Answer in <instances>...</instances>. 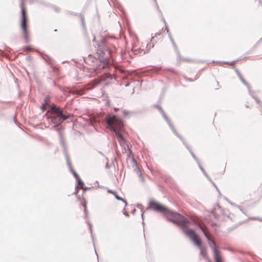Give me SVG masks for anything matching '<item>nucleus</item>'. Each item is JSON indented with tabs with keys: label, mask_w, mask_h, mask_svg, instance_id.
Returning a JSON list of instances; mask_svg holds the SVG:
<instances>
[{
	"label": "nucleus",
	"mask_w": 262,
	"mask_h": 262,
	"mask_svg": "<svg viewBox=\"0 0 262 262\" xmlns=\"http://www.w3.org/2000/svg\"><path fill=\"white\" fill-rule=\"evenodd\" d=\"M49 115L47 119L54 125V127H59V125L68 119L73 117V115L68 114L62 108L52 105L48 111Z\"/></svg>",
	"instance_id": "1"
},
{
	"label": "nucleus",
	"mask_w": 262,
	"mask_h": 262,
	"mask_svg": "<svg viewBox=\"0 0 262 262\" xmlns=\"http://www.w3.org/2000/svg\"><path fill=\"white\" fill-rule=\"evenodd\" d=\"M28 0H20L19 7L20 8V27L21 30L22 37L26 43L30 42L29 33L28 31V18L27 15L26 3Z\"/></svg>",
	"instance_id": "2"
},
{
	"label": "nucleus",
	"mask_w": 262,
	"mask_h": 262,
	"mask_svg": "<svg viewBox=\"0 0 262 262\" xmlns=\"http://www.w3.org/2000/svg\"><path fill=\"white\" fill-rule=\"evenodd\" d=\"M104 122L106 127L112 132L119 130L123 131V123L122 120L116 115L108 114L104 118Z\"/></svg>",
	"instance_id": "3"
},
{
	"label": "nucleus",
	"mask_w": 262,
	"mask_h": 262,
	"mask_svg": "<svg viewBox=\"0 0 262 262\" xmlns=\"http://www.w3.org/2000/svg\"><path fill=\"white\" fill-rule=\"evenodd\" d=\"M170 215L172 216V218L169 217L167 215H165V217L168 221L182 228H186L192 223L191 219L178 212L172 211V212H171Z\"/></svg>",
	"instance_id": "4"
},
{
	"label": "nucleus",
	"mask_w": 262,
	"mask_h": 262,
	"mask_svg": "<svg viewBox=\"0 0 262 262\" xmlns=\"http://www.w3.org/2000/svg\"><path fill=\"white\" fill-rule=\"evenodd\" d=\"M184 234L193 242L194 245L198 248L202 247V240L199 235L196 233L195 230L193 229L184 230Z\"/></svg>",
	"instance_id": "5"
},
{
	"label": "nucleus",
	"mask_w": 262,
	"mask_h": 262,
	"mask_svg": "<svg viewBox=\"0 0 262 262\" xmlns=\"http://www.w3.org/2000/svg\"><path fill=\"white\" fill-rule=\"evenodd\" d=\"M149 205V206L146 208L147 210L151 209L155 211L160 213H167L170 215L171 214V212H172V210H170L167 207L154 200L150 201Z\"/></svg>",
	"instance_id": "6"
},
{
	"label": "nucleus",
	"mask_w": 262,
	"mask_h": 262,
	"mask_svg": "<svg viewBox=\"0 0 262 262\" xmlns=\"http://www.w3.org/2000/svg\"><path fill=\"white\" fill-rule=\"evenodd\" d=\"M97 46V54L99 58H103L106 52L110 53V50L106 45V39L101 38L100 41H98L96 43Z\"/></svg>",
	"instance_id": "7"
},
{
	"label": "nucleus",
	"mask_w": 262,
	"mask_h": 262,
	"mask_svg": "<svg viewBox=\"0 0 262 262\" xmlns=\"http://www.w3.org/2000/svg\"><path fill=\"white\" fill-rule=\"evenodd\" d=\"M203 233L205 237L208 240V243L209 246L213 251V257L215 262H221L219 257V251L217 249V246L215 245V243L213 241H211L209 235L206 231H203Z\"/></svg>",
	"instance_id": "8"
},
{
	"label": "nucleus",
	"mask_w": 262,
	"mask_h": 262,
	"mask_svg": "<svg viewBox=\"0 0 262 262\" xmlns=\"http://www.w3.org/2000/svg\"><path fill=\"white\" fill-rule=\"evenodd\" d=\"M56 130L58 134L60 143L63 147V152H64L65 151H67V150H66V143L64 140L63 135L62 134L63 128L62 127H57V128H56Z\"/></svg>",
	"instance_id": "9"
},
{
	"label": "nucleus",
	"mask_w": 262,
	"mask_h": 262,
	"mask_svg": "<svg viewBox=\"0 0 262 262\" xmlns=\"http://www.w3.org/2000/svg\"><path fill=\"white\" fill-rule=\"evenodd\" d=\"M120 132H121L118 130L113 133L115 134L121 146H124L126 144V140Z\"/></svg>",
	"instance_id": "10"
},
{
	"label": "nucleus",
	"mask_w": 262,
	"mask_h": 262,
	"mask_svg": "<svg viewBox=\"0 0 262 262\" xmlns=\"http://www.w3.org/2000/svg\"><path fill=\"white\" fill-rule=\"evenodd\" d=\"M235 72L238 75L241 81L243 83L244 85H245L247 87L249 94H251L252 89L250 84L244 79V78L243 77L242 75L237 69H235Z\"/></svg>",
	"instance_id": "11"
},
{
	"label": "nucleus",
	"mask_w": 262,
	"mask_h": 262,
	"mask_svg": "<svg viewBox=\"0 0 262 262\" xmlns=\"http://www.w3.org/2000/svg\"><path fill=\"white\" fill-rule=\"evenodd\" d=\"M154 47V43H152V44L151 42L148 43L146 44V50H144L143 49L141 50L140 48H139L138 50H135L134 52H135V54H144L146 52H147L149 50H150L151 48H152Z\"/></svg>",
	"instance_id": "12"
},
{
	"label": "nucleus",
	"mask_w": 262,
	"mask_h": 262,
	"mask_svg": "<svg viewBox=\"0 0 262 262\" xmlns=\"http://www.w3.org/2000/svg\"><path fill=\"white\" fill-rule=\"evenodd\" d=\"M107 192L109 193H111L113 195H114V196L115 197V198L119 200V201H122L124 204H125V206H127V203L126 202V201L123 199V198L119 196L116 191L112 190V189H108L107 190Z\"/></svg>",
	"instance_id": "13"
},
{
	"label": "nucleus",
	"mask_w": 262,
	"mask_h": 262,
	"mask_svg": "<svg viewBox=\"0 0 262 262\" xmlns=\"http://www.w3.org/2000/svg\"><path fill=\"white\" fill-rule=\"evenodd\" d=\"M169 127L171 129L173 133L181 140L184 145L187 144V143L186 142L185 139L176 131L172 124H170Z\"/></svg>",
	"instance_id": "14"
},
{
	"label": "nucleus",
	"mask_w": 262,
	"mask_h": 262,
	"mask_svg": "<svg viewBox=\"0 0 262 262\" xmlns=\"http://www.w3.org/2000/svg\"><path fill=\"white\" fill-rule=\"evenodd\" d=\"M132 161L133 163V167L134 168V171L137 172L139 176H141V171L138 166L137 162L134 158L132 159Z\"/></svg>",
	"instance_id": "15"
},
{
	"label": "nucleus",
	"mask_w": 262,
	"mask_h": 262,
	"mask_svg": "<svg viewBox=\"0 0 262 262\" xmlns=\"http://www.w3.org/2000/svg\"><path fill=\"white\" fill-rule=\"evenodd\" d=\"M41 56L42 58L45 60L46 62L50 64H53L54 63V61L53 58L49 56L48 55L45 54H42Z\"/></svg>",
	"instance_id": "16"
},
{
	"label": "nucleus",
	"mask_w": 262,
	"mask_h": 262,
	"mask_svg": "<svg viewBox=\"0 0 262 262\" xmlns=\"http://www.w3.org/2000/svg\"><path fill=\"white\" fill-rule=\"evenodd\" d=\"M185 146H186V148L188 150L189 152L191 154L192 158L194 159V160L195 161V162L196 163V164H199V163L200 162V161H199V159L195 156L191 148L189 146V145L187 144H186Z\"/></svg>",
	"instance_id": "17"
},
{
	"label": "nucleus",
	"mask_w": 262,
	"mask_h": 262,
	"mask_svg": "<svg viewBox=\"0 0 262 262\" xmlns=\"http://www.w3.org/2000/svg\"><path fill=\"white\" fill-rule=\"evenodd\" d=\"M239 60V59H237V60H234V61H231V62H230V61H214V60H213L212 62L213 63H224V64H229V65H234Z\"/></svg>",
	"instance_id": "18"
},
{
	"label": "nucleus",
	"mask_w": 262,
	"mask_h": 262,
	"mask_svg": "<svg viewBox=\"0 0 262 262\" xmlns=\"http://www.w3.org/2000/svg\"><path fill=\"white\" fill-rule=\"evenodd\" d=\"M160 112L161 113L162 117H163L164 120L166 121V122L168 123V124L169 126L170 124H172L171 123L170 121L169 120V119H168V118L167 117L166 115L164 113L163 110L161 109Z\"/></svg>",
	"instance_id": "19"
},
{
	"label": "nucleus",
	"mask_w": 262,
	"mask_h": 262,
	"mask_svg": "<svg viewBox=\"0 0 262 262\" xmlns=\"http://www.w3.org/2000/svg\"><path fill=\"white\" fill-rule=\"evenodd\" d=\"M160 112L161 113L162 117H163L164 120L166 121V122L168 123V124L169 126L170 124H172L171 123L170 121L169 120V119H168V118L167 117L166 115L164 113L163 110L161 109Z\"/></svg>",
	"instance_id": "20"
},
{
	"label": "nucleus",
	"mask_w": 262,
	"mask_h": 262,
	"mask_svg": "<svg viewBox=\"0 0 262 262\" xmlns=\"http://www.w3.org/2000/svg\"><path fill=\"white\" fill-rule=\"evenodd\" d=\"M160 112L161 113L162 117H163L164 120L166 121V122L168 123V124L169 126L170 124H172L171 123L170 121L169 120V119H168V118L167 117L166 115L164 113L163 110L161 109Z\"/></svg>",
	"instance_id": "21"
},
{
	"label": "nucleus",
	"mask_w": 262,
	"mask_h": 262,
	"mask_svg": "<svg viewBox=\"0 0 262 262\" xmlns=\"http://www.w3.org/2000/svg\"><path fill=\"white\" fill-rule=\"evenodd\" d=\"M201 250L200 251V255L204 257H206V258H207V252H206V249L203 247V246L202 245V247L201 248H199Z\"/></svg>",
	"instance_id": "22"
},
{
	"label": "nucleus",
	"mask_w": 262,
	"mask_h": 262,
	"mask_svg": "<svg viewBox=\"0 0 262 262\" xmlns=\"http://www.w3.org/2000/svg\"><path fill=\"white\" fill-rule=\"evenodd\" d=\"M79 16L81 18V24L82 25V27H83L84 30L86 31V24H85V20H84V17L83 15H82V14H80Z\"/></svg>",
	"instance_id": "23"
},
{
	"label": "nucleus",
	"mask_w": 262,
	"mask_h": 262,
	"mask_svg": "<svg viewBox=\"0 0 262 262\" xmlns=\"http://www.w3.org/2000/svg\"><path fill=\"white\" fill-rule=\"evenodd\" d=\"M29 3L30 4H40V5L44 4V2H43L41 0H29Z\"/></svg>",
	"instance_id": "24"
},
{
	"label": "nucleus",
	"mask_w": 262,
	"mask_h": 262,
	"mask_svg": "<svg viewBox=\"0 0 262 262\" xmlns=\"http://www.w3.org/2000/svg\"><path fill=\"white\" fill-rule=\"evenodd\" d=\"M169 38L171 43H172V45L174 48V50L177 51V48H178L177 46L176 43L174 42L173 39L172 38V37L171 36V33H169Z\"/></svg>",
	"instance_id": "25"
},
{
	"label": "nucleus",
	"mask_w": 262,
	"mask_h": 262,
	"mask_svg": "<svg viewBox=\"0 0 262 262\" xmlns=\"http://www.w3.org/2000/svg\"><path fill=\"white\" fill-rule=\"evenodd\" d=\"M64 157H65L66 159L67 163V165H68V167L72 166L71 163L70 161L69 157L68 156V155L67 151H65L64 152Z\"/></svg>",
	"instance_id": "26"
},
{
	"label": "nucleus",
	"mask_w": 262,
	"mask_h": 262,
	"mask_svg": "<svg viewBox=\"0 0 262 262\" xmlns=\"http://www.w3.org/2000/svg\"><path fill=\"white\" fill-rule=\"evenodd\" d=\"M78 185H79L81 187L83 186H84V182L81 179L80 177L76 179Z\"/></svg>",
	"instance_id": "27"
},
{
	"label": "nucleus",
	"mask_w": 262,
	"mask_h": 262,
	"mask_svg": "<svg viewBox=\"0 0 262 262\" xmlns=\"http://www.w3.org/2000/svg\"><path fill=\"white\" fill-rule=\"evenodd\" d=\"M82 205L84 208V211L85 212V215H86L87 213H88V210L86 209V202L84 199H83V202L82 203Z\"/></svg>",
	"instance_id": "28"
},
{
	"label": "nucleus",
	"mask_w": 262,
	"mask_h": 262,
	"mask_svg": "<svg viewBox=\"0 0 262 262\" xmlns=\"http://www.w3.org/2000/svg\"><path fill=\"white\" fill-rule=\"evenodd\" d=\"M50 101V97L49 96L47 95L45 97L44 102L43 103L47 105H48Z\"/></svg>",
	"instance_id": "29"
},
{
	"label": "nucleus",
	"mask_w": 262,
	"mask_h": 262,
	"mask_svg": "<svg viewBox=\"0 0 262 262\" xmlns=\"http://www.w3.org/2000/svg\"><path fill=\"white\" fill-rule=\"evenodd\" d=\"M229 203L232 206H236V207H237L239 209V210L244 214H245V211L242 209L241 206H238V205H236L235 203H232L231 202H229Z\"/></svg>",
	"instance_id": "30"
},
{
	"label": "nucleus",
	"mask_w": 262,
	"mask_h": 262,
	"mask_svg": "<svg viewBox=\"0 0 262 262\" xmlns=\"http://www.w3.org/2000/svg\"><path fill=\"white\" fill-rule=\"evenodd\" d=\"M66 13L68 14L75 15V16H79V14H80V13H75V12H73L72 11H67L66 12Z\"/></svg>",
	"instance_id": "31"
},
{
	"label": "nucleus",
	"mask_w": 262,
	"mask_h": 262,
	"mask_svg": "<svg viewBox=\"0 0 262 262\" xmlns=\"http://www.w3.org/2000/svg\"><path fill=\"white\" fill-rule=\"evenodd\" d=\"M122 113L125 116H127L129 115L132 114V113L131 112L125 110H124L122 111Z\"/></svg>",
	"instance_id": "32"
},
{
	"label": "nucleus",
	"mask_w": 262,
	"mask_h": 262,
	"mask_svg": "<svg viewBox=\"0 0 262 262\" xmlns=\"http://www.w3.org/2000/svg\"><path fill=\"white\" fill-rule=\"evenodd\" d=\"M253 92L252 91L251 92V94H250V95H251L255 99V100L258 103H260L261 102H260V100L258 99V98L256 96H253Z\"/></svg>",
	"instance_id": "33"
},
{
	"label": "nucleus",
	"mask_w": 262,
	"mask_h": 262,
	"mask_svg": "<svg viewBox=\"0 0 262 262\" xmlns=\"http://www.w3.org/2000/svg\"><path fill=\"white\" fill-rule=\"evenodd\" d=\"M154 2H155V6L156 7V8L158 10V11H159V13H160V14H162V12L159 9V6H158V3L157 2V1L156 0H154Z\"/></svg>",
	"instance_id": "34"
},
{
	"label": "nucleus",
	"mask_w": 262,
	"mask_h": 262,
	"mask_svg": "<svg viewBox=\"0 0 262 262\" xmlns=\"http://www.w3.org/2000/svg\"><path fill=\"white\" fill-rule=\"evenodd\" d=\"M72 174L75 177V179H77L78 178L80 177L79 174L74 170L72 171Z\"/></svg>",
	"instance_id": "35"
},
{
	"label": "nucleus",
	"mask_w": 262,
	"mask_h": 262,
	"mask_svg": "<svg viewBox=\"0 0 262 262\" xmlns=\"http://www.w3.org/2000/svg\"><path fill=\"white\" fill-rule=\"evenodd\" d=\"M81 188L83 190V192H85L86 190L91 189V187H84V186H82Z\"/></svg>",
	"instance_id": "36"
},
{
	"label": "nucleus",
	"mask_w": 262,
	"mask_h": 262,
	"mask_svg": "<svg viewBox=\"0 0 262 262\" xmlns=\"http://www.w3.org/2000/svg\"><path fill=\"white\" fill-rule=\"evenodd\" d=\"M163 21H164V24L165 25L166 29H167V32L168 33V34L169 35V33H170V32H169V30L167 26L166 25V21H165V19L163 17Z\"/></svg>",
	"instance_id": "37"
},
{
	"label": "nucleus",
	"mask_w": 262,
	"mask_h": 262,
	"mask_svg": "<svg viewBox=\"0 0 262 262\" xmlns=\"http://www.w3.org/2000/svg\"><path fill=\"white\" fill-rule=\"evenodd\" d=\"M222 213L224 215H226L228 217H229V216H228L227 215V213H226V210L225 209H222Z\"/></svg>",
	"instance_id": "38"
},
{
	"label": "nucleus",
	"mask_w": 262,
	"mask_h": 262,
	"mask_svg": "<svg viewBox=\"0 0 262 262\" xmlns=\"http://www.w3.org/2000/svg\"><path fill=\"white\" fill-rule=\"evenodd\" d=\"M160 35V33L159 32H158V33H156L155 34V36L152 37H151V40H150V42L152 41V40L155 38V37H157L159 35Z\"/></svg>",
	"instance_id": "39"
},
{
	"label": "nucleus",
	"mask_w": 262,
	"mask_h": 262,
	"mask_svg": "<svg viewBox=\"0 0 262 262\" xmlns=\"http://www.w3.org/2000/svg\"><path fill=\"white\" fill-rule=\"evenodd\" d=\"M262 41V40H261V39H260L256 43L254 46L253 47V49H255V48H256V47Z\"/></svg>",
	"instance_id": "40"
},
{
	"label": "nucleus",
	"mask_w": 262,
	"mask_h": 262,
	"mask_svg": "<svg viewBox=\"0 0 262 262\" xmlns=\"http://www.w3.org/2000/svg\"><path fill=\"white\" fill-rule=\"evenodd\" d=\"M211 213L214 216L215 219H218L219 215H217L214 211H212Z\"/></svg>",
	"instance_id": "41"
},
{
	"label": "nucleus",
	"mask_w": 262,
	"mask_h": 262,
	"mask_svg": "<svg viewBox=\"0 0 262 262\" xmlns=\"http://www.w3.org/2000/svg\"><path fill=\"white\" fill-rule=\"evenodd\" d=\"M211 183H212V184L213 185V186L215 187V188L216 189V190H217V191H218L219 193L220 194H221V192H220V190H219V189H218V188H217V186L215 185V184L213 181H212Z\"/></svg>",
	"instance_id": "42"
},
{
	"label": "nucleus",
	"mask_w": 262,
	"mask_h": 262,
	"mask_svg": "<svg viewBox=\"0 0 262 262\" xmlns=\"http://www.w3.org/2000/svg\"><path fill=\"white\" fill-rule=\"evenodd\" d=\"M46 105H46V104H43V103H42L41 106V107H40V108H41V110L42 111H45V107H46Z\"/></svg>",
	"instance_id": "43"
},
{
	"label": "nucleus",
	"mask_w": 262,
	"mask_h": 262,
	"mask_svg": "<svg viewBox=\"0 0 262 262\" xmlns=\"http://www.w3.org/2000/svg\"><path fill=\"white\" fill-rule=\"evenodd\" d=\"M176 51V53H177V54L178 55V58H180V57H181V54H180V52H179V51L178 50V49L177 48V51Z\"/></svg>",
	"instance_id": "44"
},
{
	"label": "nucleus",
	"mask_w": 262,
	"mask_h": 262,
	"mask_svg": "<svg viewBox=\"0 0 262 262\" xmlns=\"http://www.w3.org/2000/svg\"><path fill=\"white\" fill-rule=\"evenodd\" d=\"M165 92V88H163V89H162V93H161V96H160V98H161V99H162V97L163 96V95H164V94Z\"/></svg>",
	"instance_id": "45"
},
{
	"label": "nucleus",
	"mask_w": 262,
	"mask_h": 262,
	"mask_svg": "<svg viewBox=\"0 0 262 262\" xmlns=\"http://www.w3.org/2000/svg\"><path fill=\"white\" fill-rule=\"evenodd\" d=\"M197 164L201 171H203V170H204V168L200 165V162L199 163V164Z\"/></svg>",
	"instance_id": "46"
},
{
	"label": "nucleus",
	"mask_w": 262,
	"mask_h": 262,
	"mask_svg": "<svg viewBox=\"0 0 262 262\" xmlns=\"http://www.w3.org/2000/svg\"><path fill=\"white\" fill-rule=\"evenodd\" d=\"M88 224H89V226H90V229L91 232V233H92V225L90 222H88Z\"/></svg>",
	"instance_id": "47"
},
{
	"label": "nucleus",
	"mask_w": 262,
	"mask_h": 262,
	"mask_svg": "<svg viewBox=\"0 0 262 262\" xmlns=\"http://www.w3.org/2000/svg\"><path fill=\"white\" fill-rule=\"evenodd\" d=\"M250 219L252 220H259V221L260 218L257 217H251Z\"/></svg>",
	"instance_id": "48"
},
{
	"label": "nucleus",
	"mask_w": 262,
	"mask_h": 262,
	"mask_svg": "<svg viewBox=\"0 0 262 262\" xmlns=\"http://www.w3.org/2000/svg\"><path fill=\"white\" fill-rule=\"evenodd\" d=\"M155 107H157L159 110V111H160L161 109H162L161 106L160 105H156Z\"/></svg>",
	"instance_id": "49"
},
{
	"label": "nucleus",
	"mask_w": 262,
	"mask_h": 262,
	"mask_svg": "<svg viewBox=\"0 0 262 262\" xmlns=\"http://www.w3.org/2000/svg\"><path fill=\"white\" fill-rule=\"evenodd\" d=\"M78 192V186H76L75 187V192H74V193H75V194H77V193Z\"/></svg>",
	"instance_id": "50"
},
{
	"label": "nucleus",
	"mask_w": 262,
	"mask_h": 262,
	"mask_svg": "<svg viewBox=\"0 0 262 262\" xmlns=\"http://www.w3.org/2000/svg\"><path fill=\"white\" fill-rule=\"evenodd\" d=\"M183 61H189V62L191 61V59H188V58H183Z\"/></svg>",
	"instance_id": "51"
},
{
	"label": "nucleus",
	"mask_w": 262,
	"mask_h": 262,
	"mask_svg": "<svg viewBox=\"0 0 262 262\" xmlns=\"http://www.w3.org/2000/svg\"><path fill=\"white\" fill-rule=\"evenodd\" d=\"M123 214L127 217H129V214L126 211L123 212Z\"/></svg>",
	"instance_id": "52"
},
{
	"label": "nucleus",
	"mask_w": 262,
	"mask_h": 262,
	"mask_svg": "<svg viewBox=\"0 0 262 262\" xmlns=\"http://www.w3.org/2000/svg\"><path fill=\"white\" fill-rule=\"evenodd\" d=\"M54 10H55V11L56 12H59V11L60 9H59V8H58V7H54Z\"/></svg>",
	"instance_id": "53"
},
{
	"label": "nucleus",
	"mask_w": 262,
	"mask_h": 262,
	"mask_svg": "<svg viewBox=\"0 0 262 262\" xmlns=\"http://www.w3.org/2000/svg\"><path fill=\"white\" fill-rule=\"evenodd\" d=\"M110 165H108V163L107 162L105 165V168L107 169L110 168Z\"/></svg>",
	"instance_id": "54"
},
{
	"label": "nucleus",
	"mask_w": 262,
	"mask_h": 262,
	"mask_svg": "<svg viewBox=\"0 0 262 262\" xmlns=\"http://www.w3.org/2000/svg\"><path fill=\"white\" fill-rule=\"evenodd\" d=\"M69 168L71 172H72V171H74V170L73 169L72 166L69 167Z\"/></svg>",
	"instance_id": "55"
},
{
	"label": "nucleus",
	"mask_w": 262,
	"mask_h": 262,
	"mask_svg": "<svg viewBox=\"0 0 262 262\" xmlns=\"http://www.w3.org/2000/svg\"><path fill=\"white\" fill-rule=\"evenodd\" d=\"M137 207L139 208H140L142 207V205L140 204H137Z\"/></svg>",
	"instance_id": "56"
},
{
	"label": "nucleus",
	"mask_w": 262,
	"mask_h": 262,
	"mask_svg": "<svg viewBox=\"0 0 262 262\" xmlns=\"http://www.w3.org/2000/svg\"><path fill=\"white\" fill-rule=\"evenodd\" d=\"M140 178V179L143 182L144 181V178L143 177H142V174L141 175V176H139Z\"/></svg>",
	"instance_id": "57"
},
{
	"label": "nucleus",
	"mask_w": 262,
	"mask_h": 262,
	"mask_svg": "<svg viewBox=\"0 0 262 262\" xmlns=\"http://www.w3.org/2000/svg\"><path fill=\"white\" fill-rule=\"evenodd\" d=\"M30 47L29 46H27L25 48V51H28L29 50Z\"/></svg>",
	"instance_id": "58"
},
{
	"label": "nucleus",
	"mask_w": 262,
	"mask_h": 262,
	"mask_svg": "<svg viewBox=\"0 0 262 262\" xmlns=\"http://www.w3.org/2000/svg\"><path fill=\"white\" fill-rule=\"evenodd\" d=\"M207 178L211 182H212V180L211 179V178H210V177L208 176V177H207Z\"/></svg>",
	"instance_id": "59"
},
{
	"label": "nucleus",
	"mask_w": 262,
	"mask_h": 262,
	"mask_svg": "<svg viewBox=\"0 0 262 262\" xmlns=\"http://www.w3.org/2000/svg\"><path fill=\"white\" fill-rule=\"evenodd\" d=\"M183 58H184V57H182V56L180 57V58H179V61L183 60Z\"/></svg>",
	"instance_id": "60"
},
{
	"label": "nucleus",
	"mask_w": 262,
	"mask_h": 262,
	"mask_svg": "<svg viewBox=\"0 0 262 262\" xmlns=\"http://www.w3.org/2000/svg\"><path fill=\"white\" fill-rule=\"evenodd\" d=\"M204 174L205 176V177H206V178H207V177H208V174H207L206 172H205Z\"/></svg>",
	"instance_id": "61"
},
{
	"label": "nucleus",
	"mask_w": 262,
	"mask_h": 262,
	"mask_svg": "<svg viewBox=\"0 0 262 262\" xmlns=\"http://www.w3.org/2000/svg\"><path fill=\"white\" fill-rule=\"evenodd\" d=\"M114 146H117V142L116 141L114 142Z\"/></svg>",
	"instance_id": "62"
},
{
	"label": "nucleus",
	"mask_w": 262,
	"mask_h": 262,
	"mask_svg": "<svg viewBox=\"0 0 262 262\" xmlns=\"http://www.w3.org/2000/svg\"><path fill=\"white\" fill-rule=\"evenodd\" d=\"M216 207L219 208H221V206L219 205V204H217L216 205Z\"/></svg>",
	"instance_id": "63"
},
{
	"label": "nucleus",
	"mask_w": 262,
	"mask_h": 262,
	"mask_svg": "<svg viewBox=\"0 0 262 262\" xmlns=\"http://www.w3.org/2000/svg\"><path fill=\"white\" fill-rule=\"evenodd\" d=\"M227 249L228 250H229V251H232V250L231 248H227Z\"/></svg>",
	"instance_id": "64"
}]
</instances>
